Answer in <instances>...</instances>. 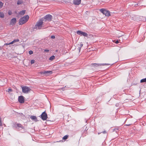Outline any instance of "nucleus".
Returning <instances> with one entry per match:
<instances>
[{"instance_id": "1a4fd4ad", "label": "nucleus", "mask_w": 146, "mask_h": 146, "mask_svg": "<svg viewBox=\"0 0 146 146\" xmlns=\"http://www.w3.org/2000/svg\"><path fill=\"white\" fill-rule=\"evenodd\" d=\"M52 16L50 15H47L45 16L44 18L46 20L50 21L52 19Z\"/></svg>"}, {"instance_id": "dca6fc26", "label": "nucleus", "mask_w": 146, "mask_h": 146, "mask_svg": "<svg viewBox=\"0 0 146 146\" xmlns=\"http://www.w3.org/2000/svg\"><path fill=\"white\" fill-rule=\"evenodd\" d=\"M30 118L34 120L35 121L37 119L36 117L34 116H31Z\"/></svg>"}, {"instance_id": "cd10ccee", "label": "nucleus", "mask_w": 146, "mask_h": 146, "mask_svg": "<svg viewBox=\"0 0 146 146\" xmlns=\"http://www.w3.org/2000/svg\"><path fill=\"white\" fill-rule=\"evenodd\" d=\"M14 41H12L11 42L9 43V44H13L14 43L13 42Z\"/></svg>"}, {"instance_id": "f8f14e48", "label": "nucleus", "mask_w": 146, "mask_h": 146, "mask_svg": "<svg viewBox=\"0 0 146 146\" xmlns=\"http://www.w3.org/2000/svg\"><path fill=\"white\" fill-rule=\"evenodd\" d=\"M81 2V0H74L73 3L75 5H79Z\"/></svg>"}, {"instance_id": "9d476101", "label": "nucleus", "mask_w": 146, "mask_h": 146, "mask_svg": "<svg viewBox=\"0 0 146 146\" xmlns=\"http://www.w3.org/2000/svg\"><path fill=\"white\" fill-rule=\"evenodd\" d=\"M18 101L20 103H23L24 102V97L23 96H20L18 98Z\"/></svg>"}, {"instance_id": "6ab92c4d", "label": "nucleus", "mask_w": 146, "mask_h": 146, "mask_svg": "<svg viewBox=\"0 0 146 146\" xmlns=\"http://www.w3.org/2000/svg\"><path fill=\"white\" fill-rule=\"evenodd\" d=\"M23 3V1H21L19 0L17 2V4L18 5L21 4Z\"/></svg>"}, {"instance_id": "aec40b11", "label": "nucleus", "mask_w": 146, "mask_h": 146, "mask_svg": "<svg viewBox=\"0 0 146 146\" xmlns=\"http://www.w3.org/2000/svg\"><path fill=\"white\" fill-rule=\"evenodd\" d=\"M68 137V135H65L62 138V139L64 140H65L67 139Z\"/></svg>"}, {"instance_id": "c756f323", "label": "nucleus", "mask_w": 146, "mask_h": 146, "mask_svg": "<svg viewBox=\"0 0 146 146\" xmlns=\"http://www.w3.org/2000/svg\"><path fill=\"white\" fill-rule=\"evenodd\" d=\"M44 52H48L49 51V50L47 49H45L44 50Z\"/></svg>"}, {"instance_id": "5701e85b", "label": "nucleus", "mask_w": 146, "mask_h": 146, "mask_svg": "<svg viewBox=\"0 0 146 146\" xmlns=\"http://www.w3.org/2000/svg\"><path fill=\"white\" fill-rule=\"evenodd\" d=\"M12 89H11V88H9L7 90V91L8 92H12Z\"/></svg>"}, {"instance_id": "393cba45", "label": "nucleus", "mask_w": 146, "mask_h": 146, "mask_svg": "<svg viewBox=\"0 0 146 146\" xmlns=\"http://www.w3.org/2000/svg\"><path fill=\"white\" fill-rule=\"evenodd\" d=\"M33 53V52L32 50H30L29 51V54L31 55Z\"/></svg>"}, {"instance_id": "b1692460", "label": "nucleus", "mask_w": 146, "mask_h": 146, "mask_svg": "<svg viewBox=\"0 0 146 146\" xmlns=\"http://www.w3.org/2000/svg\"><path fill=\"white\" fill-rule=\"evenodd\" d=\"M19 41V40L18 39H15V40H13V41H14L13 42H14V43L16 42H18V41Z\"/></svg>"}, {"instance_id": "ddd939ff", "label": "nucleus", "mask_w": 146, "mask_h": 146, "mask_svg": "<svg viewBox=\"0 0 146 146\" xmlns=\"http://www.w3.org/2000/svg\"><path fill=\"white\" fill-rule=\"evenodd\" d=\"M17 22L16 19L15 18H14L12 19L10 22V23L11 25L15 24Z\"/></svg>"}, {"instance_id": "412c9836", "label": "nucleus", "mask_w": 146, "mask_h": 146, "mask_svg": "<svg viewBox=\"0 0 146 146\" xmlns=\"http://www.w3.org/2000/svg\"><path fill=\"white\" fill-rule=\"evenodd\" d=\"M3 4L1 1H0V8H2L3 6Z\"/></svg>"}, {"instance_id": "72a5a7b5", "label": "nucleus", "mask_w": 146, "mask_h": 146, "mask_svg": "<svg viewBox=\"0 0 146 146\" xmlns=\"http://www.w3.org/2000/svg\"><path fill=\"white\" fill-rule=\"evenodd\" d=\"M6 44L7 45H9L10 44H9V43H7Z\"/></svg>"}, {"instance_id": "39448f33", "label": "nucleus", "mask_w": 146, "mask_h": 146, "mask_svg": "<svg viewBox=\"0 0 146 146\" xmlns=\"http://www.w3.org/2000/svg\"><path fill=\"white\" fill-rule=\"evenodd\" d=\"M31 90V89L29 87L27 86H23L22 87L23 92L25 93H27Z\"/></svg>"}, {"instance_id": "a211bd4d", "label": "nucleus", "mask_w": 146, "mask_h": 146, "mask_svg": "<svg viewBox=\"0 0 146 146\" xmlns=\"http://www.w3.org/2000/svg\"><path fill=\"white\" fill-rule=\"evenodd\" d=\"M55 58V56H54L53 55L51 57H50L49 58V60H53Z\"/></svg>"}, {"instance_id": "2eb2a0df", "label": "nucleus", "mask_w": 146, "mask_h": 146, "mask_svg": "<svg viewBox=\"0 0 146 146\" xmlns=\"http://www.w3.org/2000/svg\"><path fill=\"white\" fill-rule=\"evenodd\" d=\"M4 15L3 13L2 12H0V17L1 18H4Z\"/></svg>"}, {"instance_id": "a878e982", "label": "nucleus", "mask_w": 146, "mask_h": 146, "mask_svg": "<svg viewBox=\"0 0 146 146\" xmlns=\"http://www.w3.org/2000/svg\"><path fill=\"white\" fill-rule=\"evenodd\" d=\"M35 60H31V64H33L35 63Z\"/></svg>"}, {"instance_id": "473e14b6", "label": "nucleus", "mask_w": 146, "mask_h": 146, "mask_svg": "<svg viewBox=\"0 0 146 146\" xmlns=\"http://www.w3.org/2000/svg\"><path fill=\"white\" fill-rule=\"evenodd\" d=\"M103 133L105 134L106 133V131H104L103 132Z\"/></svg>"}, {"instance_id": "f257e3e1", "label": "nucleus", "mask_w": 146, "mask_h": 146, "mask_svg": "<svg viewBox=\"0 0 146 146\" xmlns=\"http://www.w3.org/2000/svg\"><path fill=\"white\" fill-rule=\"evenodd\" d=\"M43 19H41L38 21L34 27L33 28L34 29L38 30L41 29L43 25Z\"/></svg>"}, {"instance_id": "bb28decb", "label": "nucleus", "mask_w": 146, "mask_h": 146, "mask_svg": "<svg viewBox=\"0 0 146 146\" xmlns=\"http://www.w3.org/2000/svg\"><path fill=\"white\" fill-rule=\"evenodd\" d=\"M78 45H79V46L81 48L83 46V44L82 43H80V44H79Z\"/></svg>"}, {"instance_id": "2f4dec72", "label": "nucleus", "mask_w": 146, "mask_h": 146, "mask_svg": "<svg viewBox=\"0 0 146 146\" xmlns=\"http://www.w3.org/2000/svg\"><path fill=\"white\" fill-rule=\"evenodd\" d=\"M78 50H79V51L80 52V50H81V47L79 46L78 47Z\"/></svg>"}, {"instance_id": "9b49d317", "label": "nucleus", "mask_w": 146, "mask_h": 146, "mask_svg": "<svg viewBox=\"0 0 146 146\" xmlns=\"http://www.w3.org/2000/svg\"><path fill=\"white\" fill-rule=\"evenodd\" d=\"M42 73L45 74L46 76H48L52 73V71H44L42 72Z\"/></svg>"}, {"instance_id": "f3484780", "label": "nucleus", "mask_w": 146, "mask_h": 146, "mask_svg": "<svg viewBox=\"0 0 146 146\" xmlns=\"http://www.w3.org/2000/svg\"><path fill=\"white\" fill-rule=\"evenodd\" d=\"M146 82V78L141 79L140 81V82L143 83Z\"/></svg>"}, {"instance_id": "7ed1b4c3", "label": "nucleus", "mask_w": 146, "mask_h": 146, "mask_svg": "<svg viewBox=\"0 0 146 146\" xmlns=\"http://www.w3.org/2000/svg\"><path fill=\"white\" fill-rule=\"evenodd\" d=\"M100 11L106 16L109 17L110 15V12L105 9H100Z\"/></svg>"}, {"instance_id": "423d86ee", "label": "nucleus", "mask_w": 146, "mask_h": 146, "mask_svg": "<svg viewBox=\"0 0 146 146\" xmlns=\"http://www.w3.org/2000/svg\"><path fill=\"white\" fill-rule=\"evenodd\" d=\"M76 33L80 36H84L87 37L88 36V34L85 32L82 31H78L76 32Z\"/></svg>"}, {"instance_id": "7c9ffc66", "label": "nucleus", "mask_w": 146, "mask_h": 146, "mask_svg": "<svg viewBox=\"0 0 146 146\" xmlns=\"http://www.w3.org/2000/svg\"><path fill=\"white\" fill-rule=\"evenodd\" d=\"M51 38H55V36H51Z\"/></svg>"}, {"instance_id": "c85d7f7f", "label": "nucleus", "mask_w": 146, "mask_h": 146, "mask_svg": "<svg viewBox=\"0 0 146 146\" xmlns=\"http://www.w3.org/2000/svg\"><path fill=\"white\" fill-rule=\"evenodd\" d=\"M114 42L116 44H118L119 43V42L118 40H117L115 41V42Z\"/></svg>"}, {"instance_id": "f704fd0d", "label": "nucleus", "mask_w": 146, "mask_h": 146, "mask_svg": "<svg viewBox=\"0 0 146 146\" xmlns=\"http://www.w3.org/2000/svg\"><path fill=\"white\" fill-rule=\"evenodd\" d=\"M62 90H64L63 89H64V88H62Z\"/></svg>"}, {"instance_id": "0eeeda50", "label": "nucleus", "mask_w": 146, "mask_h": 146, "mask_svg": "<svg viewBox=\"0 0 146 146\" xmlns=\"http://www.w3.org/2000/svg\"><path fill=\"white\" fill-rule=\"evenodd\" d=\"M40 116L42 119L43 120H46L47 117V114L45 111L43 112Z\"/></svg>"}, {"instance_id": "4468645a", "label": "nucleus", "mask_w": 146, "mask_h": 146, "mask_svg": "<svg viewBox=\"0 0 146 146\" xmlns=\"http://www.w3.org/2000/svg\"><path fill=\"white\" fill-rule=\"evenodd\" d=\"M26 11L25 10H22L19 13V14L21 15H23L25 13Z\"/></svg>"}, {"instance_id": "20e7f679", "label": "nucleus", "mask_w": 146, "mask_h": 146, "mask_svg": "<svg viewBox=\"0 0 146 146\" xmlns=\"http://www.w3.org/2000/svg\"><path fill=\"white\" fill-rule=\"evenodd\" d=\"M17 126L16 128L18 130L20 131L23 130V131H22V132L25 131L24 127L21 124L17 123Z\"/></svg>"}, {"instance_id": "f03ea898", "label": "nucleus", "mask_w": 146, "mask_h": 146, "mask_svg": "<svg viewBox=\"0 0 146 146\" xmlns=\"http://www.w3.org/2000/svg\"><path fill=\"white\" fill-rule=\"evenodd\" d=\"M29 17L28 15L24 16L21 18L19 20V24L20 25H22L27 22L28 20Z\"/></svg>"}, {"instance_id": "c9c22d12", "label": "nucleus", "mask_w": 146, "mask_h": 146, "mask_svg": "<svg viewBox=\"0 0 146 146\" xmlns=\"http://www.w3.org/2000/svg\"><path fill=\"white\" fill-rule=\"evenodd\" d=\"M130 124H129V125H130Z\"/></svg>"}, {"instance_id": "4be33fe9", "label": "nucleus", "mask_w": 146, "mask_h": 146, "mask_svg": "<svg viewBox=\"0 0 146 146\" xmlns=\"http://www.w3.org/2000/svg\"><path fill=\"white\" fill-rule=\"evenodd\" d=\"M8 14L9 15H11L12 14L11 11V10H9L8 11Z\"/></svg>"}, {"instance_id": "6e6552de", "label": "nucleus", "mask_w": 146, "mask_h": 146, "mask_svg": "<svg viewBox=\"0 0 146 146\" xmlns=\"http://www.w3.org/2000/svg\"><path fill=\"white\" fill-rule=\"evenodd\" d=\"M108 64L106 63H103V64H92L91 65L92 66H104L105 65H108Z\"/></svg>"}]
</instances>
